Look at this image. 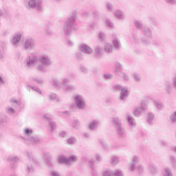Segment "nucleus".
<instances>
[{
    "label": "nucleus",
    "instance_id": "obj_14",
    "mask_svg": "<svg viewBox=\"0 0 176 176\" xmlns=\"http://www.w3.org/2000/svg\"><path fill=\"white\" fill-rule=\"evenodd\" d=\"M34 134V131L30 128H25L23 129V135H25V141H28V139Z\"/></svg>",
    "mask_w": 176,
    "mask_h": 176
},
{
    "label": "nucleus",
    "instance_id": "obj_28",
    "mask_svg": "<svg viewBox=\"0 0 176 176\" xmlns=\"http://www.w3.org/2000/svg\"><path fill=\"white\" fill-rule=\"evenodd\" d=\"M155 120V114L153 113H148L147 116V123L152 124Z\"/></svg>",
    "mask_w": 176,
    "mask_h": 176
},
{
    "label": "nucleus",
    "instance_id": "obj_64",
    "mask_svg": "<svg viewBox=\"0 0 176 176\" xmlns=\"http://www.w3.org/2000/svg\"><path fill=\"white\" fill-rule=\"evenodd\" d=\"M170 151H172L173 152H175V153H176V146H172L170 147Z\"/></svg>",
    "mask_w": 176,
    "mask_h": 176
},
{
    "label": "nucleus",
    "instance_id": "obj_37",
    "mask_svg": "<svg viewBox=\"0 0 176 176\" xmlns=\"http://www.w3.org/2000/svg\"><path fill=\"white\" fill-rule=\"evenodd\" d=\"M67 158L64 155H60L58 157V162L60 164H67Z\"/></svg>",
    "mask_w": 176,
    "mask_h": 176
},
{
    "label": "nucleus",
    "instance_id": "obj_58",
    "mask_svg": "<svg viewBox=\"0 0 176 176\" xmlns=\"http://www.w3.org/2000/svg\"><path fill=\"white\" fill-rule=\"evenodd\" d=\"M80 69L81 72H83V74H87V68H86V67L81 66L80 67Z\"/></svg>",
    "mask_w": 176,
    "mask_h": 176
},
{
    "label": "nucleus",
    "instance_id": "obj_49",
    "mask_svg": "<svg viewBox=\"0 0 176 176\" xmlns=\"http://www.w3.org/2000/svg\"><path fill=\"white\" fill-rule=\"evenodd\" d=\"M115 72H116V75H118V76H120V77H122V74L124 73L123 69H116Z\"/></svg>",
    "mask_w": 176,
    "mask_h": 176
},
{
    "label": "nucleus",
    "instance_id": "obj_30",
    "mask_svg": "<svg viewBox=\"0 0 176 176\" xmlns=\"http://www.w3.org/2000/svg\"><path fill=\"white\" fill-rule=\"evenodd\" d=\"M20 159L17 156L10 155L6 158V162L11 163V162H19Z\"/></svg>",
    "mask_w": 176,
    "mask_h": 176
},
{
    "label": "nucleus",
    "instance_id": "obj_13",
    "mask_svg": "<svg viewBox=\"0 0 176 176\" xmlns=\"http://www.w3.org/2000/svg\"><path fill=\"white\" fill-rule=\"evenodd\" d=\"M102 50H104V49L101 47V45H98V46L95 47L94 56L96 57V58H101L102 57V54H103Z\"/></svg>",
    "mask_w": 176,
    "mask_h": 176
},
{
    "label": "nucleus",
    "instance_id": "obj_21",
    "mask_svg": "<svg viewBox=\"0 0 176 176\" xmlns=\"http://www.w3.org/2000/svg\"><path fill=\"white\" fill-rule=\"evenodd\" d=\"M153 105L158 111H161V109L164 108V104L159 100H153Z\"/></svg>",
    "mask_w": 176,
    "mask_h": 176
},
{
    "label": "nucleus",
    "instance_id": "obj_27",
    "mask_svg": "<svg viewBox=\"0 0 176 176\" xmlns=\"http://www.w3.org/2000/svg\"><path fill=\"white\" fill-rule=\"evenodd\" d=\"M162 175L163 176H174L173 175V171L171 170V168L170 167H167L164 169Z\"/></svg>",
    "mask_w": 176,
    "mask_h": 176
},
{
    "label": "nucleus",
    "instance_id": "obj_56",
    "mask_svg": "<svg viewBox=\"0 0 176 176\" xmlns=\"http://www.w3.org/2000/svg\"><path fill=\"white\" fill-rule=\"evenodd\" d=\"M106 8L107 10L111 11L113 9V6H112L110 3H107L106 4Z\"/></svg>",
    "mask_w": 176,
    "mask_h": 176
},
{
    "label": "nucleus",
    "instance_id": "obj_24",
    "mask_svg": "<svg viewBox=\"0 0 176 176\" xmlns=\"http://www.w3.org/2000/svg\"><path fill=\"white\" fill-rule=\"evenodd\" d=\"M143 34L146 38H152V30L149 28H144L143 29Z\"/></svg>",
    "mask_w": 176,
    "mask_h": 176
},
{
    "label": "nucleus",
    "instance_id": "obj_17",
    "mask_svg": "<svg viewBox=\"0 0 176 176\" xmlns=\"http://www.w3.org/2000/svg\"><path fill=\"white\" fill-rule=\"evenodd\" d=\"M98 124H100V122H98V120H93L89 123V125L88 126V129L91 131H94L95 130H97L98 127Z\"/></svg>",
    "mask_w": 176,
    "mask_h": 176
},
{
    "label": "nucleus",
    "instance_id": "obj_3",
    "mask_svg": "<svg viewBox=\"0 0 176 176\" xmlns=\"http://www.w3.org/2000/svg\"><path fill=\"white\" fill-rule=\"evenodd\" d=\"M73 98L77 109H79L80 111H85V109L87 108L86 99H85L82 95L76 94L73 96Z\"/></svg>",
    "mask_w": 176,
    "mask_h": 176
},
{
    "label": "nucleus",
    "instance_id": "obj_35",
    "mask_svg": "<svg viewBox=\"0 0 176 176\" xmlns=\"http://www.w3.org/2000/svg\"><path fill=\"white\" fill-rule=\"evenodd\" d=\"M67 142L68 145H75L76 144V138L70 137L67 139Z\"/></svg>",
    "mask_w": 176,
    "mask_h": 176
},
{
    "label": "nucleus",
    "instance_id": "obj_15",
    "mask_svg": "<svg viewBox=\"0 0 176 176\" xmlns=\"http://www.w3.org/2000/svg\"><path fill=\"white\" fill-rule=\"evenodd\" d=\"M112 39H113L112 43H113V47H115V49H117L118 50H119V49L122 47V44H120V41H119V38H118V37L115 34L112 36Z\"/></svg>",
    "mask_w": 176,
    "mask_h": 176
},
{
    "label": "nucleus",
    "instance_id": "obj_44",
    "mask_svg": "<svg viewBox=\"0 0 176 176\" xmlns=\"http://www.w3.org/2000/svg\"><path fill=\"white\" fill-rule=\"evenodd\" d=\"M6 112L8 115H14L16 111L12 107H7Z\"/></svg>",
    "mask_w": 176,
    "mask_h": 176
},
{
    "label": "nucleus",
    "instance_id": "obj_48",
    "mask_svg": "<svg viewBox=\"0 0 176 176\" xmlns=\"http://www.w3.org/2000/svg\"><path fill=\"white\" fill-rule=\"evenodd\" d=\"M95 157H96V162H98L99 163L102 162V156H101V154L96 153Z\"/></svg>",
    "mask_w": 176,
    "mask_h": 176
},
{
    "label": "nucleus",
    "instance_id": "obj_60",
    "mask_svg": "<svg viewBox=\"0 0 176 176\" xmlns=\"http://www.w3.org/2000/svg\"><path fill=\"white\" fill-rule=\"evenodd\" d=\"M105 24L107 25V27H113V23H112L111 22L109 21V20L107 19Z\"/></svg>",
    "mask_w": 176,
    "mask_h": 176
},
{
    "label": "nucleus",
    "instance_id": "obj_52",
    "mask_svg": "<svg viewBox=\"0 0 176 176\" xmlns=\"http://www.w3.org/2000/svg\"><path fill=\"white\" fill-rule=\"evenodd\" d=\"M99 39H100V41H105V33L104 32H100L99 33Z\"/></svg>",
    "mask_w": 176,
    "mask_h": 176
},
{
    "label": "nucleus",
    "instance_id": "obj_12",
    "mask_svg": "<svg viewBox=\"0 0 176 176\" xmlns=\"http://www.w3.org/2000/svg\"><path fill=\"white\" fill-rule=\"evenodd\" d=\"M148 171L152 176L157 175L159 174V170H157V166L154 164H150L148 165Z\"/></svg>",
    "mask_w": 176,
    "mask_h": 176
},
{
    "label": "nucleus",
    "instance_id": "obj_54",
    "mask_svg": "<svg viewBox=\"0 0 176 176\" xmlns=\"http://www.w3.org/2000/svg\"><path fill=\"white\" fill-rule=\"evenodd\" d=\"M4 55H5V51L3 50V47H0V60L1 58H3Z\"/></svg>",
    "mask_w": 176,
    "mask_h": 176
},
{
    "label": "nucleus",
    "instance_id": "obj_46",
    "mask_svg": "<svg viewBox=\"0 0 176 176\" xmlns=\"http://www.w3.org/2000/svg\"><path fill=\"white\" fill-rule=\"evenodd\" d=\"M10 102L11 104V105H12L13 107H17V105H19V101H17L16 99L14 98H12L10 100Z\"/></svg>",
    "mask_w": 176,
    "mask_h": 176
},
{
    "label": "nucleus",
    "instance_id": "obj_31",
    "mask_svg": "<svg viewBox=\"0 0 176 176\" xmlns=\"http://www.w3.org/2000/svg\"><path fill=\"white\" fill-rule=\"evenodd\" d=\"M133 24L135 27L138 28V30H142V27H144V24H142V21L138 20H134Z\"/></svg>",
    "mask_w": 176,
    "mask_h": 176
},
{
    "label": "nucleus",
    "instance_id": "obj_2",
    "mask_svg": "<svg viewBox=\"0 0 176 176\" xmlns=\"http://www.w3.org/2000/svg\"><path fill=\"white\" fill-rule=\"evenodd\" d=\"M75 20H76V14L69 17L68 20L65 22V25L62 28V32L65 35V36H69L72 30H76Z\"/></svg>",
    "mask_w": 176,
    "mask_h": 176
},
{
    "label": "nucleus",
    "instance_id": "obj_45",
    "mask_svg": "<svg viewBox=\"0 0 176 176\" xmlns=\"http://www.w3.org/2000/svg\"><path fill=\"white\" fill-rule=\"evenodd\" d=\"M114 176H124V174L120 169H117L114 172Z\"/></svg>",
    "mask_w": 176,
    "mask_h": 176
},
{
    "label": "nucleus",
    "instance_id": "obj_36",
    "mask_svg": "<svg viewBox=\"0 0 176 176\" xmlns=\"http://www.w3.org/2000/svg\"><path fill=\"white\" fill-rule=\"evenodd\" d=\"M118 163H119V157H116L114 155L111 157V164L113 166H116V164H118Z\"/></svg>",
    "mask_w": 176,
    "mask_h": 176
},
{
    "label": "nucleus",
    "instance_id": "obj_47",
    "mask_svg": "<svg viewBox=\"0 0 176 176\" xmlns=\"http://www.w3.org/2000/svg\"><path fill=\"white\" fill-rule=\"evenodd\" d=\"M133 78L136 82H141V76H140V74L134 73Z\"/></svg>",
    "mask_w": 176,
    "mask_h": 176
},
{
    "label": "nucleus",
    "instance_id": "obj_19",
    "mask_svg": "<svg viewBox=\"0 0 176 176\" xmlns=\"http://www.w3.org/2000/svg\"><path fill=\"white\" fill-rule=\"evenodd\" d=\"M127 121L129 122V126L131 129H133L137 126V122H135V120L131 116H127Z\"/></svg>",
    "mask_w": 176,
    "mask_h": 176
},
{
    "label": "nucleus",
    "instance_id": "obj_25",
    "mask_svg": "<svg viewBox=\"0 0 176 176\" xmlns=\"http://www.w3.org/2000/svg\"><path fill=\"white\" fill-rule=\"evenodd\" d=\"M40 140L39 138L37 136H31L28 138V140L25 141V142H32V144H38Z\"/></svg>",
    "mask_w": 176,
    "mask_h": 176
},
{
    "label": "nucleus",
    "instance_id": "obj_55",
    "mask_svg": "<svg viewBox=\"0 0 176 176\" xmlns=\"http://www.w3.org/2000/svg\"><path fill=\"white\" fill-rule=\"evenodd\" d=\"M50 126L51 127V129L55 130L56 129V122H53V121H50Z\"/></svg>",
    "mask_w": 176,
    "mask_h": 176
},
{
    "label": "nucleus",
    "instance_id": "obj_4",
    "mask_svg": "<svg viewBox=\"0 0 176 176\" xmlns=\"http://www.w3.org/2000/svg\"><path fill=\"white\" fill-rule=\"evenodd\" d=\"M68 82H69V78L67 77L63 78L61 81L58 80V78H54L52 80L51 85L54 86V87H57V89H61V87H63L64 89L67 86Z\"/></svg>",
    "mask_w": 176,
    "mask_h": 176
},
{
    "label": "nucleus",
    "instance_id": "obj_9",
    "mask_svg": "<svg viewBox=\"0 0 176 176\" xmlns=\"http://www.w3.org/2000/svg\"><path fill=\"white\" fill-rule=\"evenodd\" d=\"M30 165H28L26 168V172L27 173H33L34 171V166L32 164H36V160L34 157V156L31 154L28 155Z\"/></svg>",
    "mask_w": 176,
    "mask_h": 176
},
{
    "label": "nucleus",
    "instance_id": "obj_39",
    "mask_svg": "<svg viewBox=\"0 0 176 176\" xmlns=\"http://www.w3.org/2000/svg\"><path fill=\"white\" fill-rule=\"evenodd\" d=\"M32 82H34V83H37V85H43V80L38 77L33 78L32 80Z\"/></svg>",
    "mask_w": 176,
    "mask_h": 176
},
{
    "label": "nucleus",
    "instance_id": "obj_23",
    "mask_svg": "<svg viewBox=\"0 0 176 176\" xmlns=\"http://www.w3.org/2000/svg\"><path fill=\"white\" fill-rule=\"evenodd\" d=\"M76 162H78V156L72 155L70 157L67 158V164H74V163H76Z\"/></svg>",
    "mask_w": 176,
    "mask_h": 176
},
{
    "label": "nucleus",
    "instance_id": "obj_50",
    "mask_svg": "<svg viewBox=\"0 0 176 176\" xmlns=\"http://www.w3.org/2000/svg\"><path fill=\"white\" fill-rule=\"evenodd\" d=\"M51 176H61V174L57 170H52L50 173Z\"/></svg>",
    "mask_w": 176,
    "mask_h": 176
},
{
    "label": "nucleus",
    "instance_id": "obj_51",
    "mask_svg": "<svg viewBox=\"0 0 176 176\" xmlns=\"http://www.w3.org/2000/svg\"><path fill=\"white\" fill-rule=\"evenodd\" d=\"M139 108H140V109L144 112V111H146L148 109V106H146L145 103H142Z\"/></svg>",
    "mask_w": 176,
    "mask_h": 176
},
{
    "label": "nucleus",
    "instance_id": "obj_7",
    "mask_svg": "<svg viewBox=\"0 0 176 176\" xmlns=\"http://www.w3.org/2000/svg\"><path fill=\"white\" fill-rule=\"evenodd\" d=\"M23 47L25 50H34L36 47V43L33 38H25L23 44Z\"/></svg>",
    "mask_w": 176,
    "mask_h": 176
},
{
    "label": "nucleus",
    "instance_id": "obj_57",
    "mask_svg": "<svg viewBox=\"0 0 176 176\" xmlns=\"http://www.w3.org/2000/svg\"><path fill=\"white\" fill-rule=\"evenodd\" d=\"M122 79H123V80H129V76H127V74H126L125 73H122Z\"/></svg>",
    "mask_w": 176,
    "mask_h": 176
},
{
    "label": "nucleus",
    "instance_id": "obj_63",
    "mask_svg": "<svg viewBox=\"0 0 176 176\" xmlns=\"http://www.w3.org/2000/svg\"><path fill=\"white\" fill-rule=\"evenodd\" d=\"M138 170L140 171V172L144 171V166L142 165H138Z\"/></svg>",
    "mask_w": 176,
    "mask_h": 176
},
{
    "label": "nucleus",
    "instance_id": "obj_33",
    "mask_svg": "<svg viewBox=\"0 0 176 176\" xmlns=\"http://www.w3.org/2000/svg\"><path fill=\"white\" fill-rule=\"evenodd\" d=\"M50 101H60V98L57 97L56 94H51L48 96Z\"/></svg>",
    "mask_w": 176,
    "mask_h": 176
},
{
    "label": "nucleus",
    "instance_id": "obj_62",
    "mask_svg": "<svg viewBox=\"0 0 176 176\" xmlns=\"http://www.w3.org/2000/svg\"><path fill=\"white\" fill-rule=\"evenodd\" d=\"M89 164L91 168H93V167H94V160L89 161Z\"/></svg>",
    "mask_w": 176,
    "mask_h": 176
},
{
    "label": "nucleus",
    "instance_id": "obj_40",
    "mask_svg": "<svg viewBox=\"0 0 176 176\" xmlns=\"http://www.w3.org/2000/svg\"><path fill=\"white\" fill-rule=\"evenodd\" d=\"M103 176H115V173L112 170H107L103 172Z\"/></svg>",
    "mask_w": 176,
    "mask_h": 176
},
{
    "label": "nucleus",
    "instance_id": "obj_38",
    "mask_svg": "<svg viewBox=\"0 0 176 176\" xmlns=\"http://www.w3.org/2000/svg\"><path fill=\"white\" fill-rule=\"evenodd\" d=\"M170 120L171 122V123H173V124H176V111H173L170 116Z\"/></svg>",
    "mask_w": 176,
    "mask_h": 176
},
{
    "label": "nucleus",
    "instance_id": "obj_16",
    "mask_svg": "<svg viewBox=\"0 0 176 176\" xmlns=\"http://www.w3.org/2000/svg\"><path fill=\"white\" fill-rule=\"evenodd\" d=\"M114 16L118 19V20H122V21L126 20V14H124V12L120 10L116 11L114 12Z\"/></svg>",
    "mask_w": 176,
    "mask_h": 176
},
{
    "label": "nucleus",
    "instance_id": "obj_42",
    "mask_svg": "<svg viewBox=\"0 0 176 176\" xmlns=\"http://www.w3.org/2000/svg\"><path fill=\"white\" fill-rule=\"evenodd\" d=\"M102 78L103 79H104V80H111V79L113 78V75L111 74H103Z\"/></svg>",
    "mask_w": 176,
    "mask_h": 176
},
{
    "label": "nucleus",
    "instance_id": "obj_18",
    "mask_svg": "<svg viewBox=\"0 0 176 176\" xmlns=\"http://www.w3.org/2000/svg\"><path fill=\"white\" fill-rule=\"evenodd\" d=\"M104 52L107 53V54H112L113 52V45L109 43H107L104 45Z\"/></svg>",
    "mask_w": 176,
    "mask_h": 176
},
{
    "label": "nucleus",
    "instance_id": "obj_5",
    "mask_svg": "<svg viewBox=\"0 0 176 176\" xmlns=\"http://www.w3.org/2000/svg\"><path fill=\"white\" fill-rule=\"evenodd\" d=\"M113 89L116 91H121L120 100H126L129 97V90L127 88H123L120 84L114 85Z\"/></svg>",
    "mask_w": 176,
    "mask_h": 176
},
{
    "label": "nucleus",
    "instance_id": "obj_11",
    "mask_svg": "<svg viewBox=\"0 0 176 176\" xmlns=\"http://www.w3.org/2000/svg\"><path fill=\"white\" fill-rule=\"evenodd\" d=\"M80 50L82 53L88 54V56H90V54H93V49H91V47H90V46L87 45V44H82L80 46Z\"/></svg>",
    "mask_w": 176,
    "mask_h": 176
},
{
    "label": "nucleus",
    "instance_id": "obj_22",
    "mask_svg": "<svg viewBox=\"0 0 176 176\" xmlns=\"http://www.w3.org/2000/svg\"><path fill=\"white\" fill-rule=\"evenodd\" d=\"M111 122H112L113 126H115L116 129L117 127L122 126V124L120 123V118H119V117L113 118L111 119Z\"/></svg>",
    "mask_w": 176,
    "mask_h": 176
},
{
    "label": "nucleus",
    "instance_id": "obj_43",
    "mask_svg": "<svg viewBox=\"0 0 176 176\" xmlns=\"http://www.w3.org/2000/svg\"><path fill=\"white\" fill-rule=\"evenodd\" d=\"M72 126L74 129H79L80 127V122L79 120H75L72 122Z\"/></svg>",
    "mask_w": 176,
    "mask_h": 176
},
{
    "label": "nucleus",
    "instance_id": "obj_53",
    "mask_svg": "<svg viewBox=\"0 0 176 176\" xmlns=\"http://www.w3.org/2000/svg\"><path fill=\"white\" fill-rule=\"evenodd\" d=\"M123 65H121L120 62L116 63V69H122Z\"/></svg>",
    "mask_w": 176,
    "mask_h": 176
},
{
    "label": "nucleus",
    "instance_id": "obj_20",
    "mask_svg": "<svg viewBox=\"0 0 176 176\" xmlns=\"http://www.w3.org/2000/svg\"><path fill=\"white\" fill-rule=\"evenodd\" d=\"M116 130L118 135H121L122 137L126 135V129H124V128H123L122 125H120V126H117V128H116Z\"/></svg>",
    "mask_w": 176,
    "mask_h": 176
},
{
    "label": "nucleus",
    "instance_id": "obj_26",
    "mask_svg": "<svg viewBox=\"0 0 176 176\" xmlns=\"http://www.w3.org/2000/svg\"><path fill=\"white\" fill-rule=\"evenodd\" d=\"M169 162L173 170H176V157L174 155H170L169 157Z\"/></svg>",
    "mask_w": 176,
    "mask_h": 176
},
{
    "label": "nucleus",
    "instance_id": "obj_32",
    "mask_svg": "<svg viewBox=\"0 0 176 176\" xmlns=\"http://www.w3.org/2000/svg\"><path fill=\"white\" fill-rule=\"evenodd\" d=\"M165 86L167 93H168L169 94L173 93V85L171 84V82H166L165 84Z\"/></svg>",
    "mask_w": 176,
    "mask_h": 176
},
{
    "label": "nucleus",
    "instance_id": "obj_29",
    "mask_svg": "<svg viewBox=\"0 0 176 176\" xmlns=\"http://www.w3.org/2000/svg\"><path fill=\"white\" fill-rule=\"evenodd\" d=\"M43 159H44L46 164H47V166H50V167H52L53 166V163L49 158V154H47V153L44 154Z\"/></svg>",
    "mask_w": 176,
    "mask_h": 176
},
{
    "label": "nucleus",
    "instance_id": "obj_61",
    "mask_svg": "<svg viewBox=\"0 0 176 176\" xmlns=\"http://www.w3.org/2000/svg\"><path fill=\"white\" fill-rule=\"evenodd\" d=\"M173 87L175 89H176V74L175 76H173Z\"/></svg>",
    "mask_w": 176,
    "mask_h": 176
},
{
    "label": "nucleus",
    "instance_id": "obj_1",
    "mask_svg": "<svg viewBox=\"0 0 176 176\" xmlns=\"http://www.w3.org/2000/svg\"><path fill=\"white\" fill-rule=\"evenodd\" d=\"M27 67H36L40 72H46V68L52 65V60L47 54H43L38 58L35 54H30L25 60Z\"/></svg>",
    "mask_w": 176,
    "mask_h": 176
},
{
    "label": "nucleus",
    "instance_id": "obj_10",
    "mask_svg": "<svg viewBox=\"0 0 176 176\" xmlns=\"http://www.w3.org/2000/svg\"><path fill=\"white\" fill-rule=\"evenodd\" d=\"M141 159L138 155H135L132 158V163L129 167L130 171H135L137 170V164L140 162Z\"/></svg>",
    "mask_w": 176,
    "mask_h": 176
},
{
    "label": "nucleus",
    "instance_id": "obj_41",
    "mask_svg": "<svg viewBox=\"0 0 176 176\" xmlns=\"http://www.w3.org/2000/svg\"><path fill=\"white\" fill-rule=\"evenodd\" d=\"M142 112H144L142 109L138 107L136 110H135L134 114L138 118L142 115Z\"/></svg>",
    "mask_w": 176,
    "mask_h": 176
},
{
    "label": "nucleus",
    "instance_id": "obj_34",
    "mask_svg": "<svg viewBox=\"0 0 176 176\" xmlns=\"http://www.w3.org/2000/svg\"><path fill=\"white\" fill-rule=\"evenodd\" d=\"M76 87L74 85H67L65 88H63V90L65 91H74V90H76Z\"/></svg>",
    "mask_w": 176,
    "mask_h": 176
},
{
    "label": "nucleus",
    "instance_id": "obj_6",
    "mask_svg": "<svg viewBox=\"0 0 176 176\" xmlns=\"http://www.w3.org/2000/svg\"><path fill=\"white\" fill-rule=\"evenodd\" d=\"M26 8H32V9H36L37 10H42V1L41 0H29Z\"/></svg>",
    "mask_w": 176,
    "mask_h": 176
},
{
    "label": "nucleus",
    "instance_id": "obj_59",
    "mask_svg": "<svg viewBox=\"0 0 176 176\" xmlns=\"http://www.w3.org/2000/svg\"><path fill=\"white\" fill-rule=\"evenodd\" d=\"M166 2L170 5H176V0H166Z\"/></svg>",
    "mask_w": 176,
    "mask_h": 176
},
{
    "label": "nucleus",
    "instance_id": "obj_8",
    "mask_svg": "<svg viewBox=\"0 0 176 176\" xmlns=\"http://www.w3.org/2000/svg\"><path fill=\"white\" fill-rule=\"evenodd\" d=\"M21 33L18 32L15 33L13 36L12 38L10 40L11 44L12 46H14L15 47H19V43H20V41L21 40Z\"/></svg>",
    "mask_w": 176,
    "mask_h": 176
}]
</instances>
